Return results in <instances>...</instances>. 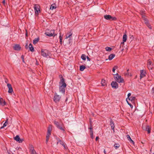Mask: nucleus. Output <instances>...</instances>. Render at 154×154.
Here are the masks:
<instances>
[{
  "label": "nucleus",
  "instance_id": "f257e3e1",
  "mask_svg": "<svg viewBox=\"0 0 154 154\" xmlns=\"http://www.w3.org/2000/svg\"><path fill=\"white\" fill-rule=\"evenodd\" d=\"M60 80L59 82V84L60 85L61 84L62 85L59 87V91L60 92H61L62 94H64L65 92V88L66 86V84L65 83V79L62 76H61L60 78Z\"/></svg>",
  "mask_w": 154,
  "mask_h": 154
},
{
  "label": "nucleus",
  "instance_id": "f03ea898",
  "mask_svg": "<svg viewBox=\"0 0 154 154\" xmlns=\"http://www.w3.org/2000/svg\"><path fill=\"white\" fill-rule=\"evenodd\" d=\"M114 75H116V76H114V77L115 80L117 82L120 83H123L124 82V80L122 78V77L121 76L119 75L118 73H117L116 74H114Z\"/></svg>",
  "mask_w": 154,
  "mask_h": 154
},
{
  "label": "nucleus",
  "instance_id": "7ed1b4c3",
  "mask_svg": "<svg viewBox=\"0 0 154 154\" xmlns=\"http://www.w3.org/2000/svg\"><path fill=\"white\" fill-rule=\"evenodd\" d=\"M54 123L58 128L63 131V133H65V128L64 127L63 128L62 126V125H63V124H62V125H61L56 120L54 121Z\"/></svg>",
  "mask_w": 154,
  "mask_h": 154
},
{
  "label": "nucleus",
  "instance_id": "20e7f679",
  "mask_svg": "<svg viewBox=\"0 0 154 154\" xmlns=\"http://www.w3.org/2000/svg\"><path fill=\"white\" fill-rule=\"evenodd\" d=\"M41 55L44 57H48L49 56V53L46 49H42L41 50Z\"/></svg>",
  "mask_w": 154,
  "mask_h": 154
},
{
  "label": "nucleus",
  "instance_id": "39448f33",
  "mask_svg": "<svg viewBox=\"0 0 154 154\" xmlns=\"http://www.w3.org/2000/svg\"><path fill=\"white\" fill-rule=\"evenodd\" d=\"M104 18L107 20L110 21H116L117 20V18L115 17H112L109 15H105L104 16Z\"/></svg>",
  "mask_w": 154,
  "mask_h": 154
},
{
  "label": "nucleus",
  "instance_id": "423d86ee",
  "mask_svg": "<svg viewBox=\"0 0 154 154\" xmlns=\"http://www.w3.org/2000/svg\"><path fill=\"white\" fill-rule=\"evenodd\" d=\"M45 34L48 36L51 37L53 36L54 37L57 35L54 33V30H51L49 32H47L45 33Z\"/></svg>",
  "mask_w": 154,
  "mask_h": 154
},
{
  "label": "nucleus",
  "instance_id": "0eeeda50",
  "mask_svg": "<svg viewBox=\"0 0 154 154\" xmlns=\"http://www.w3.org/2000/svg\"><path fill=\"white\" fill-rule=\"evenodd\" d=\"M147 66L149 69H152L154 67L152 60L150 59L148 60L147 62Z\"/></svg>",
  "mask_w": 154,
  "mask_h": 154
},
{
  "label": "nucleus",
  "instance_id": "6e6552de",
  "mask_svg": "<svg viewBox=\"0 0 154 154\" xmlns=\"http://www.w3.org/2000/svg\"><path fill=\"white\" fill-rule=\"evenodd\" d=\"M61 98V97L57 95V93H55L54 98V101L55 103L59 102Z\"/></svg>",
  "mask_w": 154,
  "mask_h": 154
},
{
  "label": "nucleus",
  "instance_id": "1a4fd4ad",
  "mask_svg": "<svg viewBox=\"0 0 154 154\" xmlns=\"http://www.w3.org/2000/svg\"><path fill=\"white\" fill-rule=\"evenodd\" d=\"M13 48L14 50L17 51H19L21 49V47L20 45L18 44H15Z\"/></svg>",
  "mask_w": 154,
  "mask_h": 154
},
{
  "label": "nucleus",
  "instance_id": "9d476101",
  "mask_svg": "<svg viewBox=\"0 0 154 154\" xmlns=\"http://www.w3.org/2000/svg\"><path fill=\"white\" fill-rule=\"evenodd\" d=\"M112 87L114 89H117L118 87V84L116 81H113L111 83Z\"/></svg>",
  "mask_w": 154,
  "mask_h": 154
},
{
  "label": "nucleus",
  "instance_id": "9b49d317",
  "mask_svg": "<svg viewBox=\"0 0 154 154\" xmlns=\"http://www.w3.org/2000/svg\"><path fill=\"white\" fill-rule=\"evenodd\" d=\"M14 139L19 143H22L23 140V139H21L19 135H17L14 137Z\"/></svg>",
  "mask_w": 154,
  "mask_h": 154
},
{
  "label": "nucleus",
  "instance_id": "f8f14e48",
  "mask_svg": "<svg viewBox=\"0 0 154 154\" xmlns=\"http://www.w3.org/2000/svg\"><path fill=\"white\" fill-rule=\"evenodd\" d=\"M145 24L149 28V29H152V27L151 24L147 19L145 18Z\"/></svg>",
  "mask_w": 154,
  "mask_h": 154
},
{
  "label": "nucleus",
  "instance_id": "ddd939ff",
  "mask_svg": "<svg viewBox=\"0 0 154 154\" xmlns=\"http://www.w3.org/2000/svg\"><path fill=\"white\" fill-rule=\"evenodd\" d=\"M34 8L36 15H38V11H40L39 6L35 5L34 7Z\"/></svg>",
  "mask_w": 154,
  "mask_h": 154
},
{
  "label": "nucleus",
  "instance_id": "4468645a",
  "mask_svg": "<svg viewBox=\"0 0 154 154\" xmlns=\"http://www.w3.org/2000/svg\"><path fill=\"white\" fill-rule=\"evenodd\" d=\"M7 86L8 88V92L9 93H11L13 92V89L11 85V84L8 83L7 84Z\"/></svg>",
  "mask_w": 154,
  "mask_h": 154
},
{
  "label": "nucleus",
  "instance_id": "2eb2a0df",
  "mask_svg": "<svg viewBox=\"0 0 154 154\" xmlns=\"http://www.w3.org/2000/svg\"><path fill=\"white\" fill-rule=\"evenodd\" d=\"M6 103L2 98L0 97V105L2 106H4L6 105Z\"/></svg>",
  "mask_w": 154,
  "mask_h": 154
},
{
  "label": "nucleus",
  "instance_id": "dca6fc26",
  "mask_svg": "<svg viewBox=\"0 0 154 154\" xmlns=\"http://www.w3.org/2000/svg\"><path fill=\"white\" fill-rule=\"evenodd\" d=\"M30 152L31 154H37L32 146H31L30 147Z\"/></svg>",
  "mask_w": 154,
  "mask_h": 154
},
{
  "label": "nucleus",
  "instance_id": "f3484780",
  "mask_svg": "<svg viewBox=\"0 0 154 154\" xmlns=\"http://www.w3.org/2000/svg\"><path fill=\"white\" fill-rule=\"evenodd\" d=\"M110 125L111 126V129L112 130L114 131V128H115V125H114V122L111 119H110Z\"/></svg>",
  "mask_w": 154,
  "mask_h": 154
},
{
  "label": "nucleus",
  "instance_id": "a211bd4d",
  "mask_svg": "<svg viewBox=\"0 0 154 154\" xmlns=\"http://www.w3.org/2000/svg\"><path fill=\"white\" fill-rule=\"evenodd\" d=\"M151 126H150L149 125H147L146 126V127L145 128V130L147 132V133L148 134H149L151 132Z\"/></svg>",
  "mask_w": 154,
  "mask_h": 154
},
{
  "label": "nucleus",
  "instance_id": "6ab92c4d",
  "mask_svg": "<svg viewBox=\"0 0 154 154\" xmlns=\"http://www.w3.org/2000/svg\"><path fill=\"white\" fill-rule=\"evenodd\" d=\"M126 137L128 141L130 142L131 143H132L133 144H134V142L131 139L130 136L128 134L127 135Z\"/></svg>",
  "mask_w": 154,
  "mask_h": 154
},
{
  "label": "nucleus",
  "instance_id": "aec40b11",
  "mask_svg": "<svg viewBox=\"0 0 154 154\" xmlns=\"http://www.w3.org/2000/svg\"><path fill=\"white\" fill-rule=\"evenodd\" d=\"M58 143H59L60 144L63 146L64 148H66L65 145L63 141L61 140H59L57 142V144Z\"/></svg>",
  "mask_w": 154,
  "mask_h": 154
},
{
  "label": "nucleus",
  "instance_id": "412c9836",
  "mask_svg": "<svg viewBox=\"0 0 154 154\" xmlns=\"http://www.w3.org/2000/svg\"><path fill=\"white\" fill-rule=\"evenodd\" d=\"M29 50L30 51H31L32 52H33L34 51V47H33L31 43L29 44Z\"/></svg>",
  "mask_w": 154,
  "mask_h": 154
},
{
  "label": "nucleus",
  "instance_id": "4be33fe9",
  "mask_svg": "<svg viewBox=\"0 0 154 154\" xmlns=\"http://www.w3.org/2000/svg\"><path fill=\"white\" fill-rule=\"evenodd\" d=\"M52 130V128L51 127H48V129L47 132V135L50 136L51 134V131Z\"/></svg>",
  "mask_w": 154,
  "mask_h": 154
},
{
  "label": "nucleus",
  "instance_id": "5701e85b",
  "mask_svg": "<svg viewBox=\"0 0 154 154\" xmlns=\"http://www.w3.org/2000/svg\"><path fill=\"white\" fill-rule=\"evenodd\" d=\"M144 70L143 69L140 70V80L141 79L143 78L144 76V73L143 72Z\"/></svg>",
  "mask_w": 154,
  "mask_h": 154
},
{
  "label": "nucleus",
  "instance_id": "b1692460",
  "mask_svg": "<svg viewBox=\"0 0 154 154\" xmlns=\"http://www.w3.org/2000/svg\"><path fill=\"white\" fill-rule=\"evenodd\" d=\"M72 32L71 30L69 32H68L66 34V39H67L68 38H70V37L72 36Z\"/></svg>",
  "mask_w": 154,
  "mask_h": 154
},
{
  "label": "nucleus",
  "instance_id": "393cba45",
  "mask_svg": "<svg viewBox=\"0 0 154 154\" xmlns=\"http://www.w3.org/2000/svg\"><path fill=\"white\" fill-rule=\"evenodd\" d=\"M115 56V55L114 54H111L109 55L108 57V59L109 60H111L113 59Z\"/></svg>",
  "mask_w": 154,
  "mask_h": 154
},
{
  "label": "nucleus",
  "instance_id": "a878e982",
  "mask_svg": "<svg viewBox=\"0 0 154 154\" xmlns=\"http://www.w3.org/2000/svg\"><path fill=\"white\" fill-rule=\"evenodd\" d=\"M128 99L129 100H131L132 103H134L135 101V100L136 99V97H131L129 98Z\"/></svg>",
  "mask_w": 154,
  "mask_h": 154
},
{
  "label": "nucleus",
  "instance_id": "bb28decb",
  "mask_svg": "<svg viewBox=\"0 0 154 154\" xmlns=\"http://www.w3.org/2000/svg\"><path fill=\"white\" fill-rule=\"evenodd\" d=\"M39 37L35 38L33 40V44L34 45L36 44L39 41Z\"/></svg>",
  "mask_w": 154,
  "mask_h": 154
},
{
  "label": "nucleus",
  "instance_id": "cd10ccee",
  "mask_svg": "<svg viewBox=\"0 0 154 154\" xmlns=\"http://www.w3.org/2000/svg\"><path fill=\"white\" fill-rule=\"evenodd\" d=\"M86 68L85 66L84 65H81L80 66L79 70L80 71H82Z\"/></svg>",
  "mask_w": 154,
  "mask_h": 154
},
{
  "label": "nucleus",
  "instance_id": "c85d7f7f",
  "mask_svg": "<svg viewBox=\"0 0 154 154\" xmlns=\"http://www.w3.org/2000/svg\"><path fill=\"white\" fill-rule=\"evenodd\" d=\"M101 84L102 86H105L106 85L105 80L102 79L101 82Z\"/></svg>",
  "mask_w": 154,
  "mask_h": 154
},
{
  "label": "nucleus",
  "instance_id": "c756f323",
  "mask_svg": "<svg viewBox=\"0 0 154 154\" xmlns=\"http://www.w3.org/2000/svg\"><path fill=\"white\" fill-rule=\"evenodd\" d=\"M8 123V119H7L5 123L3 124V125L2 127H1V128H2L5 127L7 125V124Z\"/></svg>",
  "mask_w": 154,
  "mask_h": 154
},
{
  "label": "nucleus",
  "instance_id": "7c9ffc66",
  "mask_svg": "<svg viewBox=\"0 0 154 154\" xmlns=\"http://www.w3.org/2000/svg\"><path fill=\"white\" fill-rule=\"evenodd\" d=\"M127 36L126 34H124L123 37V41L124 42H126L127 40Z\"/></svg>",
  "mask_w": 154,
  "mask_h": 154
},
{
  "label": "nucleus",
  "instance_id": "2f4dec72",
  "mask_svg": "<svg viewBox=\"0 0 154 154\" xmlns=\"http://www.w3.org/2000/svg\"><path fill=\"white\" fill-rule=\"evenodd\" d=\"M140 14L143 19L144 20V13L143 11H140Z\"/></svg>",
  "mask_w": 154,
  "mask_h": 154
},
{
  "label": "nucleus",
  "instance_id": "473e14b6",
  "mask_svg": "<svg viewBox=\"0 0 154 154\" xmlns=\"http://www.w3.org/2000/svg\"><path fill=\"white\" fill-rule=\"evenodd\" d=\"M114 146L116 149H117L120 146V145L119 144L115 143L114 145Z\"/></svg>",
  "mask_w": 154,
  "mask_h": 154
},
{
  "label": "nucleus",
  "instance_id": "72a5a7b5",
  "mask_svg": "<svg viewBox=\"0 0 154 154\" xmlns=\"http://www.w3.org/2000/svg\"><path fill=\"white\" fill-rule=\"evenodd\" d=\"M86 56L84 54H82L81 56V58L84 60H86Z\"/></svg>",
  "mask_w": 154,
  "mask_h": 154
},
{
  "label": "nucleus",
  "instance_id": "f704fd0d",
  "mask_svg": "<svg viewBox=\"0 0 154 154\" xmlns=\"http://www.w3.org/2000/svg\"><path fill=\"white\" fill-rule=\"evenodd\" d=\"M105 49H106V51H110L112 50V49L110 47H106L105 48Z\"/></svg>",
  "mask_w": 154,
  "mask_h": 154
},
{
  "label": "nucleus",
  "instance_id": "c9c22d12",
  "mask_svg": "<svg viewBox=\"0 0 154 154\" xmlns=\"http://www.w3.org/2000/svg\"><path fill=\"white\" fill-rule=\"evenodd\" d=\"M56 7H55L54 5H51L50 7V9L53 10L54 9H55L56 8Z\"/></svg>",
  "mask_w": 154,
  "mask_h": 154
},
{
  "label": "nucleus",
  "instance_id": "e433bc0d",
  "mask_svg": "<svg viewBox=\"0 0 154 154\" xmlns=\"http://www.w3.org/2000/svg\"><path fill=\"white\" fill-rule=\"evenodd\" d=\"M59 38L60 39V44L61 45L62 44V37L60 35Z\"/></svg>",
  "mask_w": 154,
  "mask_h": 154
},
{
  "label": "nucleus",
  "instance_id": "4c0bfd02",
  "mask_svg": "<svg viewBox=\"0 0 154 154\" xmlns=\"http://www.w3.org/2000/svg\"><path fill=\"white\" fill-rule=\"evenodd\" d=\"M90 135L91 138L93 139L94 138L93 131H91V132H90Z\"/></svg>",
  "mask_w": 154,
  "mask_h": 154
},
{
  "label": "nucleus",
  "instance_id": "58836bf2",
  "mask_svg": "<svg viewBox=\"0 0 154 154\" xmlns=\"http://www.w3.org/2000/svg\"><path fill=\"white\" fill-rule=\"evenodd\" d=\"M90 127L88 129H90V132H91V131H93V128H92V125H91V121H90Z\"/></svg>",
  "mask_w": 154,
  "mask_h": 154
},
{
  "label": "nucleus",
  "instance_id": "ea45409f",
  "mask_svg": "<svg viewBox=\"0 0 154 154\" xmlns=\"http://www.w3.org/2000/svg\"><path fill=\"white\" fill-rule=\"evenodd\" d=\"M128 98H126V100L127 101V102L128 103V104L131 107V108H132V107H133V105L131 103H129L128 101Z\"/></svg>",
  "mask_w": 154,
  "mask_h": 154
},
{
  "label": "nucleus",
  "instance_id": "a19ab883",
  "mask_svg": "<svg viewBox=\"0 0 154 154\" xmlns=\"http://www.w3.org/2000/svg\"><path fill=\"white\" fill-rule=\"evenodd\" d=\"M28 42H26V44L25 45V48L26 49H27L28 48Z\"/></svg>",
  "mask_w": 154,
  "mask_h": 154
},
{
  "label": "nucleus",
  "instance_id": "79ce46f5",
  "mask_svg": "<svg viewBox=\"0 0 154 154\" xmlns=\"http://www.w3.org/2000/svg\"><path fill=\"white\" fill-rule=\"evenodd\" d=\"M130 75L131 76V74L130 73ZM125 76H128V75H129L130 74H129V73L128 72H127L125 74Z\"/></svg>",
  "mask_w": 154,
  "mask_h": 154
},
{
  "label": "nucleus",
  "instance_id": "37998d69",
  "mask_svg": "<svg viewBox=\"0 0 154 154\" xmlns=\"http://www.w3.org/2000/svg\"><path fill=\"white\" fill-rule=\"evenodd\" d=\"M21 59L22 60L23 62H24V56L23 55H22L21 56Z\"/></svg>",
  "mask_w": 154,
  "mask_h": 154
},
{
  "label": "nucleus",
  "instance_id": "c03bdc74",
  "mask_svg": "<svg viewBox=\"0 0 154 154\" xmlns=\"http://www.w3.org/2000/svg\"><path fill=\"white\" fill-rule=\"evenodd\" d=\"M131 94L130 93H129L128 94V99L130 98V97L131 96Z\"/></svg>",
  "mask_w": 154,
  "mask_h": 154
},
{
  "label": "nucleus",
  "instance_id": "a18cd8bd",
  "mask_svg": "<svg viewBox=\"0 0 154 154\" xmlns=\"http://www.w3.org/2000/svg\"><path fill=\"white\" fill-rule=\"evenodd\" d=\"M2 3H3V5L5 6V0H3V1L2 2Z\"/></svg>",
  "mask_w": 154,
  "mask_h": 154
},
{
  "label": "nucleus",
  "instance_id": "49530a36",
  "mask_svg": "<svg viewBox=\"0 0 154 154\" xmlns=\"http://www.w3.org/2000/svg\"><path fill=\"white\" fill-rule=\"evenodd\" d=\"M86 58L88 61H90L91 60L90 59L88 56L86 57Z\"/></svg>",
  "mask_w": 154,
  "mask_h": 154
},
{
  "label": "nucleus",
  "instance_id": "de8ad7c7",
  "mask_svg": "<svg viewBox=\"0 0 154 154\" xmlns=\"http://www.w3.org/2000/svg\"><path fill=\"white\" fill-rule=\"evenodd\" d=\"M152 93L154 94V87L152 88Z\"/></svg>",
  "mask_w": 154,
  "mask_h": 154
},
{
  "label": "nucleus",
  "instance_id": "09e8293b",
  "mask_svg": "<svg viewBox=\"0 0 154 154\" xmlns=\"http://www.w3.org/2000/svg\"><path fill=\"white\" fill-rule=\"evenodd\" d=\"M49 139H48V138H46V143H47L48 141V140H49Z\"/></svg>",
  "mask_w": 154,
  "mask_h": 154
},
{
  "label": "nucleus",
  "instance_id": "8fccbe9b",
  "mask_svg": "<svg viewBox=\"0 0 154 154\" xmlns=\"http://www.w3.org/2000/svg\"><path fill=\"white\" fill-rule=\"evenodd\" d=\"M118 68V66H115L113 67V68H116V69H117Z\"/></svg>",
  "mask_w": 154,
  "mask_h": 154
},
{
  "label": "nucleus",
  "instance_id": "3c124183",
  "mask_svg": "<svg viewBox=\"0 0 154 154\" xmlns=\"http://www.w3.org/2000/svg\"><path fill=\"white\" fill-rule=\"evenodd\" d=\"M116 70V68H112V71L113 72H115V71Z\"/></svg>",
  "mask_w": 154,
  "mask_h": 154
},
{
  "label": "nucleus",
  "instance_id": "603ef678",
  "mask_svg": "<svg viewBox=\"0 0 154 154\" xmlns=\"http://www.w3.org/2000/svg\"><path fill=\"white\" fill-rule=\"evenodd\" d=\"M99 138L98 137H97L96 138V140L97 141Z\"/></svg>",
  "mask_w": 154,
  "mask_h": 154
},
{
  "label": "nucleus",
  "instance_id": "864d4df0",
  "mask_svg": "<svg viewBox=\"0 0 154 154\" xmlns=\"http://www.w3.org/2000/svg\"><path fill=\"white\" fill-rule=\"evenodd\" d=\"M8 80L7 79H6L5 80V82L6 83H7L8 82Z\"/></svg>",
  "mask_w": 154,
  "mask_h": 154
},
{
  "label": "nucleus",
  "instance_id": "5fc2aeb1",
  "mask_svg": "<svg viewBox=\"0 0 154 154\" xmlns=\"http://www.w3.org/2000/svg\"><path fill=\"white\" fill-rule=\"evenodd\" d=\"M50 136L46 135V138L49 139Z\"/></svg>",
  "mask_w": 154,
  "mask_h": 154
},
{
  "label": "nucleus",
  "instance_id": "6e6d98bb",
  "mask_svg": "<svg viewBox=\"0 0 154 154\" xmlns=\"http://www.w3.org/2000/svg\"><path fill=\"white\" fill-rule=\"evenodd\" d=\"M103 152H104V154H106V151H105V149H104V151H103Z\"/></svg>",
  "mask_w": 154,
  "mask_h": 154
},
{
  "label": "nucleus",
  "instance_id": "4d7b16f0",
  "mask_svg": "<svg viewBox=\"0 0 154 154\" xmlns=\"http://www.w3.org/2000/svg\"><path fill=\"white\" fill-rule=\"evenodd\" d=\"M125 42H124L123 41V42H122L121 43V45H122V44H124V43Z\"/></svg>",
  "mask_w": 154,
  "mask_h": 154
},
{
  "label": "nucleus",
  "instance_id": "13d9d810",
  "mask_svg": "<svg viewBox=\"0 0 154 154\" xmlns=\"http://www.w3.org/2000/svg\"><path fill=\"white\" fill-rule=\"evenodd\" d=\"M26 36H27V32H26Z\"/></svg>",
  "mask_w": 154,
  "mask_h": 154
},
{
  "label": "nucleus",
  "instance_id": "bf43d9fd",
  "mask_svg": "<svg viewBox=\"0 0 154 154\" xmlns=\"http://www.w3.org/2000/svg\"><path fill=\"white\" fill-rule=\"evenodd\" d=\"M129 69H127V72H128V71H129Z\"/></svg>",
  "mask_w": 154,
  "mask_h": 154
},
{
  "label": "nucleus",
  "instance_id": "052dcab7",
  "mask_svg": "<svg viewBox=\"0 0 154 154\" xmlns=\"http://www.w3.org/2000/svg\"><path fill=\"white\" fill-rule=\"evenodd\" d=\"M142 128H143V125L142 126Z\"/></svg>",
  "mask_w": 154,
  "mask_h": 154
},
{
  "label": "nucleus",
  "instance_id": "680f3d73",
  "mask_svg": "<svg viewBox=\"0 0 154 154\" xmlns=\"http://www.w3.org/2000/svg\"><path fill=\"white\" fill-rule=\"evenodd\" d=\"M67 100V98H66V101Z\"/></svg>",
  "mask_w": 154,
  "mask_h": 154
},
{
  "label": "nucleus",
  "instance_id": "e2e57ef3",
  "mask_svg": "<svg viewBox=\"0 0 154 154\" xmlns=\"http://www.w3.org/2000/svg\"><path fill=\"white\" fill-rule=\"evenodd\" d=\"M69 40H71L70 38H69Z\"/></svg>",
  "mask_w": 154,
  "mask_h": 154
},
{
  "label": "nucleus",
  "instance_id": "0e129e2a",
  "mask_svg": "<svg viewBox=\"0 0 154 154\" xmlns=\"http://www.w3.org/2000/svg\"><path fill=\"white\" fill-rule=\"evenodd\" d=\"M153 154H154V153H153Z\"/></svg>",
  "mask_w": 154,
  "mask_h": 154
}]
</instances>
